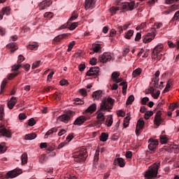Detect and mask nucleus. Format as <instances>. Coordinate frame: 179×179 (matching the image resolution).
Listing matches in <instances>:
<instances>
[{
  "instance_id": "nucleus-1",
  "label": "nucleus",
  "mask_w": 179,
  "mask_h": 179,
  "mask_svg": "<svg viewBox=\"0 0 179 179\" xmlns=\"http://www.w3.org/2000/svg\"><path fill=\"white\" fill-rule=\"evenodd\" d=\"M114 99L112 98H105L100 103L98 110L96 112L97 121L95 122V127H100L104 121H106V117H104V113L106 111H110L113 110V106H114Z\"/></svg>"
},
{
  "instance_id": "nucleus-2",
  "label": "nucleus",
  "mask_w": 179,
  "mask_h": 179,
  "mask_svg": "<svg viewBox=\"0 0 179 179\" xmlns=\"http://www.w3.org/2000/svg\"><path fill=\"white\" fill-rule=\"evenodd\" d=\"M159 167H160V163L153 164L149 166L148 169L144 174L145 178L152 179L157 177V173H159Z\"/></svg>"
},
{
  "instance_id": "nucleus-3",
  "label": "nucleus",
  "mask_w": 179,
  "mask_h": 179,
  "mask_svg": "<svg viewBox=\"0 0 179 179\" xmlns=\"http://www.w3.org/2000/svg\"><path fill=\"white\" fill-rule=\"evenodd\" d=\"M74 161L77 163H80L86 161L87 159V151L85 148H82L74 152L73 155Z\"/></svg>"
},
{
  "instance_id": "nucleus-4",
  "label": "nucleus",
  "mask_w": 179,
  "mask_h": 179,
  "mask_svg": "<svg viewBox=\"0 0 179 179\" xmlns=\"http://www.w3.org/2000/svg\"><path fill=\"white\" fill-rule=\"evenodd\" d=\"M73 117V111L69 110L66 112L64 114L59 116V121H62V122H64V124H68L71 118H72Z\"/></svg>"
},
{
  "instance_id": "nucleus-5",
  "label": "nucleus",
  "mask_w": 179,
  "mask_h": 179,
  "mask_svg": "<svg viewBox=\"0 0 179 179\" xmlns=\"http://www.w3.org/2000/svg\"><path fill=\"white\" fill-rule=\"evenodd\" d=\"M22 169H15L13 171H8L6 174L5 178H6V179L15 178V177H17V176H20V174H22Z\"/></svg>"
},
{
  "instance_id": "nucleus-6",
  "label": "nucleus",
  "mask_w": 179,
  "mask_h": 179,
  "mask_svg": "<svg viewBox=\"0 0 179 179\" xmlns=\"http://www.w3.org/2000/svg\"><path fill=\"white\" fill-rule=\"evenodd\" d=\"M99 72H100V68L98 66L91 67L90 70L86 73V76L97 78Z\"/></svg>"
},
{
  "instance_id": "nucleus-7",
  "label": "nucleus",
  "mask_w": 179,
  "mask_h": 179,
  "mask_svg": "<svg viewBox=\"0 0 179 179\" xmlns=\"http://www.w3.org/2000/svg\"><path fill=\"white\" fill-rule=\"evenodd\" d=\"M162 122H164V119L162 118V111L159 110L155 116L154 124L157 127H160Z\"/></svg>"
},
{
  "instance_id": "nucleus-8",
  "label": "nucleus",
  "mask_w": 179,
  "mask_h": 179,
  "mask_svg": "<svg viewBox=\"0 0 179 179\" xmlns=\"http://www.w3.org/2000/svg\"><path fill=\"white\" fill-rule=\"evenodd\" d=\"M148 149L152 152H155L157 149V145H159V141L157 140H154L153 138H150L148 141Z\"/></svg>"
},
{
  "instance_id": "nucleus-9",
  "label": "nucleus",
  "mask_w": 179,
  "mask_h": 179,
  "mask_svg": "<svg viewBox=\"0 0 179 179\" xmlns=\"http://www.w3.org/2000/svg\"><path fill=\"white\" fill-rule=\"evenodd\" d=\"M24 60V57L22 55H20L18 56V59L17 62V64H15L12 66V71H19V69H20V68H22V65L20 64L21 63H22Z\"/></svg>"
},
{
  "instance_id": "nucleus-10",
  "label": "nucleus",
  "mask_w": 179,
  "mask_h": 179,
  "mask_svg": "<svg viewBox=\"0 0 179 179\" xmlns=\"http://www.w3.org/2000/svg\"><path fill=\"white\" fill-rule=\"evenodd\" d=\"M113 59V56L111 55V53L105 52L103 54V55L99 56V60L101 62H108V61H111Z\"/></svg>"
},
{
  "instance_id": "nucleus-11",
  "label": "nucleus",
  "mask_w": 179,
  "mask_h": 179,
  "mask_svg": "<svg viewBox=\"0 0 179 179\" xmlns=\"http://www.w3.org/2000/svg\"><path fill=\"white\" fill-rule=\"evenodd\" d=\"M0 134H2L3 136H6V138H11L12 133L6 129L5 125L0 124Z\"/></svg>"
},
{
  "instance_id": "nucleus-12",
  "label": "nucleus",
  "mask_w": 179,
  "mask_h": 179,
  "mask_svg": "<svg viewBox=\"0 0 179 179\" xmlns=\"http://www.w3.org/2000/svg\"><path fill=\"white\" fill-rule=\"evenodd\" d=\"M143 127H145V121L143 119L141 118L138 120L137 124H136V134L137 136L141 134V129H143Z\"/></svg>"
},
{
  "instance_id": "nucleus-13",
  "label": "nucleus",
  "mask_w": 179,
  "mask_h": 179,
  "mask_svg": "<svg viewBox=\"0 0 179 179\" xmlns=\"http://www.w3.org/2000/svg\"><path fill=\"white\" fill-rule=\"evenodd\" d=\"M86 121H87V117H86V116L81 115L76 119L73 122V125H78L80 127V125H83Z\"/></svg>"
},
{
  "instance_id": "nucleus-14",
  "label": "nucleus",
  "mask_w": 179,
  "mask_h": 179,
  "mask_svg": "<svg viewBox=\"0 0 179 179\" xmlns=\"http://www.w3.org/2000/svg\"><path fill=\"white\" fill-rule=\"evenodd\" d=\"M52 3L51 0H44L41 2L38 5L40 10H44V9H47L49 6Z\"/></svg>"
},
{
  "instance_id": "nucleus-15",
  "label": "nucleus",
  "mask_w": 179,
  "mask_h": 179,
  "mask_svg": "<svg viewBox=\"0 0 179 179\" xmlns=\"http://www.w3.org/2000/svg\"><path fill=\"white\" fill-rule=\"evenodd\" d=\"M96 6V0H85V8L86 10L87 9H93Z\"/></svg>"
},
{
  "instance_id": "nucleus-16",
  "label": "nucleus",
  "mask_w": 179,
  "mask_h": 179,
  "mask_svg": "<svg viewBox=\"0 0 179 179\" xmlns=\"http://www.w3.org/2000/svg\"><path fill=\"white\" fill-rule=\"evenodd\" d=\"M122 8L124 10H134V8H135V1L124 3Z\"/></svg>"
},
{
  "instance_id": "nucleus-17",
  "label": "nucleus",
  "mask_w": 179,
  "mask_h": 179,
  "mask_svg": "<svg viewBox=\"0 0 179 179\" xmlns=\"http://www.w3.org/2000/svg\"><path fill=\"white\" fill-rule=\"evenodd\" d=\"M156 34H154V36H152V34L148 33L146 35L143 36V42L146 44L148 43H150L152 40H155V36Z\"/></svg>"
},
{
  "instance_id": "nucleus-18",
  "label": "nucleus",
  "mask_w": 179,
  "mask_h": 179,
  "mask_svg": "<svg viewBox=\"0 0 179 179\" xmlns=\"http://www.w3.org/2000/svg\"><path fill=\"white\" fill-rule=\"evenodd\" d=\"M3 15L9 16V15H10V8L4 7L2 8L1 11L0 12V20H2V19H3Z\"/></svg>"
},
{
  "instance_id": "nucleus-19",
  "label": "nucleus",
  "mask_w": 179,
  "mask_h": 179,
  "mask_svg": "<svg viewBox=\"0 0 179 179\" xmlns=\"http://www.w3.org/2000/svg\"><path fill=\"white\" fill-rule=\"evenodd\" d=\"M16 101H17V100L16 99V97L12 96L10 101L7 103V106L10 110H12V108L15 107V106L16 105Z\"/></svg>"
},
{
  "instance_id": "nucleus-20",
  "label": "nucleus",
  "mask_w": 179,
  "mask_h": 179,
  "mask_svg": "<svg viewBox=\"0 0 179 179\" xmlns=\"http://www.w3.org/2000/svg\"><path fill=\"white\" fill-rule=\"evenodd\" d=\"M92 97L94 100H99V99H101L103 97V92L101 90H97L93 92Z\"/></svg>"
},
{
  "instance_id": "nucleus-21",
  "label": "nucleus",
  "mask_w": 179,
  "mask_h": 179,
  "mask_svg": "<svg viewBox=\"0 0 179 179\" xmlns=\"http://www.w3.org/2000/svg\"><path fill=\"white\" fill-rule=\"evenodd\" d=\"M114 164H118L120 167H124L125 166V160L123 159L122 157H118L114 162Z\"/></svg>"
},
{
  "instance_id": "nucleus-22",
  "label": "nucleus",
  "mask_w": 179,
  "mask_h": 179,
  "mask_svg": "<svg viewBox=\"0 0 179 179\" xmlns=\"http://www.w3.org/2000/svg\"><path fill=\"white\" fill-rule=\"evenodd\" d=\"M96 110H97V105L96 103H93L88 107V108L85 110V113L93 114Z\"/></svg>"
},
{
  "instance_id": "nucleus-23",
  "label": "nucleus",
  "mask_w": 179,
  "mask_h": 179,
  "mask_svg": "<svg viewBox=\"0 0 179 179\" xmlns=\"http://www.w3.org/2000/svg\"><path fill=\"white\" fill-rule=\"evenodd\" d=\"M163 45H157L155 48H154V50H153V51H152V54H158V53H163V52H162V51H163Z\"/></svg>"
},
{
  "instance_id": "nucleus-24",
  "label": "nucleus",
  "mask_w": 179,
  "mask_h": 179,
  "mask_svg": "<svg viewBox=\"0 0 179 179\" xmlns=\"http://www.w3.org/2000/svg\"><path fill=\"white\" fill-rule=\"evenodd\" d=\"M79 14L78 12L73 11L71 14V17L69 19L67 23H71V22H73V20H76V18L78 17Z\"/></svg>"
},
{
  "instance_id": "nucleus-25",
  "label": "nucleus",
  "mask_w": 179,
  "mask_h": 179,
  "mask_svg": "<svg viewBox=\"0 0 179 179\" xmlns=\"http://www.w3.org/2000/svg\"><path fill=\"white\" fill-rule=\"evenodd\" d=\"M36 138H37V134L35 133H31L29 134L25 135L24 136V139L27 141H32V139H36Z\"/></svg>"
},
{
  "instance_id": "nucleus-26",
  "label": "nucleus",
  "mask_w": 179,
  "mask_h": 179,
  "mask_svg": "<svg viewBox=\"0 0 179 179\" xmlns=\"http://www.w3.org/2000/svg\"><path fill=\"white\" fill-rule=\"evenodd\" d=\"M113 115H110L106 119L105 122V125H106L108 127H111V125H113Z\"/></svg>"
},
{
  "instance_id": "nucleus-27",
  "label": "nucleus",
  "mask_w": 179,
  "mask_h": 179,
  "mask_svg": "<svg viewBox=\"0 0 179 179\" xmlns=\"http://www.w3.org/2000/svg\"><path fill=\"white\" fill-rule=\"evenodd\" d=\"M67 36H68V34H63L59 35L54 38V41H55L56 43H59L61 40H62L63 38H65Z\"/></svg>"
},
{
  "instance_id": "nucleus-28",
  "label": "nucleus",
  "mask_w": 179,
  "mask_h": 179,
  "mask_svg": "<svg viewBox=\"0 0 179 179\" xmlns=\"http://www.w3.org/2000/svg\"><path fill=\"white\" fill-rule=\"evenodd\" d=\"M163 57V53H152V59H157V61H160Z\"/></svg>"
},
{
  "instance_id": "nucleus-29",
  "label": "nucleus",
  "mask_w": 179,
  "mask_h": 179,
  "mask_svg": "<svg viewBox=\"0 0 179 179\" xmlns=\"http://www.w3.org/2000/svg\"><path fill=\"white\" fill-rule=\"evenodd\" d=\"M99 139L101 142H107V140L108 139V134L101 133V136H99Z\"/></svg>"
},
{
  "instance_id": "nucleus-30",
  "label": "nucleus",
  "mask_w": 179,
  "mask_h": 179,
  "mask_svg": "<svg viewBox=\"0 0 179 179\" xmlns=\"http://www.w3.org/2000/svg\"><path fill=\"white\" fill-rule=\"evenodd\" d=\"M129 121H131V117L127 116L124 117L123 122L124 128H128L129 127Z\"/></svg>"
},
{
  "instance_id": "nucleus-31",
  "label": "nucleus",
  "mask_w": 179,
  "mask_h": 179,
  "mask_svg": "<svg viewBox=\"0 0 179 179\" xmlns=\"http://www.w3.org/2000/svg\"><path fill=\"white\" fill-rule=\"evenodd\" d=\"M22 164H27V153L24 152L21 156Z\"/></svg>"
},
{
  "instance_id": "nucleus-32",
  "label": "nucleus",
  "mask_w": 179,
  "mask_h": 179,
  "mask_svg": "<svg viewBox=\"0 0 179 179\" xmlns=\"http://www.w3.org/2000/svg\"><path fill=\"white\" fill-rule=\"evenodd\" d=\"M27 48L29 50H37V48H38V44L36 42H34V43L29 44L27 46Z\"/></svg>"
},
{
  "instance_id": "nucleus-33",
  "label": "nucleus",
  "mask_w": 179,
  "mask_h": 179,
  "mask_svg": "<svg viewBox=\"0 0 179 179\" xmlns=\"http://www.w3.org/2000/svg\"><path fill=\"white\" fill-rule=\"evenodd\" d=\"M134 30L132 29H129L124 35V37L127 39L129 40L131 39V37H132V36H134Z\"/></svg>"
},
{
  "instance_id": "nucleus-34",
  "label": "nucleus",
  "mask_w": 179,
  "mask_h": 179,
  "mask_svg": "<svg viewBox=\"0 0 179 179\" xmlns=\"http://www.w3.org/2000/svg\"><path fill=\"white\" fill-rule=\"evenodd\" d=\"M78 22H73L71 24L68 23L67 28L69 29V30H75L76 27H78Z\"/></svg>"
},
{
  "instance_id": "nucleus-35",
  "label": "nucleus",
  "mask_w": 179,
  "mask_h": 179,
  "mask_svg": "<svg viewBox=\"0 0 179 179\" xmlns=\"http://www.w3.org/2000/svg\"><path fill=\"white\" fill-rule=\"evenodd\" d=\"M8 48H11V52H15L16 50H17V48H16V43H12L8 45H7Z\"/></svg>"
},
{
  "instance_id": "nucleus-36",
  "label": "nucleus",
  "mask_w": 179,
  "mask_h": 179,
  "mask_svg": "<svg viewBox=\"0 0 179 179\" xmlns=\"http://www.w3.org/2000/svg\"><path fill=\"white\" fill-rule=\"evenodd\" d=\"M135 100V96L134 95H130L127 100L126 104L127 106H129L130 104H132L134 103V101Z\"/></svg>"
},
{
  "instance_id": "nucleus-37",
  "label": "nucleus",
  "mask_w": 179,
  "mask_h": 179,
  "mask_svg": "<svg viewBox=\"0 0 179 179\" xmlns=\"http://www.w3.org/2000/svg\"><path fill=\"white\" fill-rule=\"evenodd\" d=\"M118 78H120V73L118 71H114L113 73H112L111 79H113V82L115 80H117Z\"/></svg>"
},
{
  "instance_id": "nucleus-38",
  "label": "nucleus",
  "mask_w": 179,
  "mask_h": 179,
  "mask_svg": "<svg viewBox=\"0 0 179 179\" xmlns=\"http://www.w3.org/2000/svg\"><path fill=\"white\" fill-rule=\"evenodd\" d=\"M57 131H58V128L53 127L47 131L45 136H48L49 135H52V134H54V132H57Z\"/></svg>"
},
{
  "instance_id": "nucleus-39",
  "label": "nucleus",
  "mask_w": 179,
  "mask_h": 179,
  "mask_svg": "<svg viewBox=\"0 0 179 179\" xmlns=\"http://www.w3.org/2000/svg\"><path fill=\"white\" fill-rule=\"evenodd\" d=\"M172 83H173V81H171V80H168L166 86L163 91V93H166V92H169V89H170V87H171Z\"/></svg>"
},
{
  "instance_id": "nucleus-40",
  "label": "nucleus",
  "mask_w": 179,
  "mask_h": 179,
  "mask_svg": "<svg viewBox=\"0 0 179 179\" xmlns=\"http://www.w3.org/2000/svg\"><path fill=\"white\" fill-rule=\"evenodd\" d=\"M6 83H8V80L4 79L2 81L1 85L0 94H2V93H3V90H5V86H6Z\"/></svg>"
},
{
  "instance_id": "nucleus-41",
  "label": "nucleus",
  "mask_w": 179,
  "mask_h": 179,
  "mask_svg": "<svg viewBox=\"0 0 179 179\" xmlns=\"http://www.w3.org/2000/svg\"><path fill=\"white\" fill-rule=\"evenodd\" d=\"M141 73H142V69L138 68L133 71L132 75H133L134 78H136V76H139V75H141Z\"/></svg>"
},
{
  "instance_id": "nucleus-42",
  "label": "nucleus",
  "mask_w": 179,
  "mask_h": 179,
  "mask_svg": "<svg viewBox=\"0 0 179 179\" xmlns=\"http://www.w3.org/2000/svg\"><path fill=\"white\" fill-rule=\"evenodd\" d=\"M160 142L163 145H166V143H167V142H169V138L166 136H160Z\"/></svg>"
},
{
  "instance_id": "nucleus-43",
  "label": "nucleus",
  "mask_w": 179,
  "mask_h": 179,
  "mask_svg": "<svg viewBox=\"0 0 179 179\" xmlns=\"http://www.w3.org/2000/svg\"><path fill=\"white\" fill-rule=\"evenodd\" d=\"M74 104H76V106H82L83 104H85V102L79 98H76L74 99Z\"/></svg>"
},
{
  "instance_id": "nucleus-44",
  "label": "nucleus",
  "mask_w": 179,
  "mask_h": 179,
  "mask_svg": "<svg viewBox=\"0 0 179 179\" xmlns=\"http://www.w3.org/2000/svg\"><path fill=\"white\" fill-rule=\"evenodd\" d=\"M152 115H153V111H146L144 115V118L145 120H149Z\"/></svg>"
},
{
  "instance_id": "nucleus-45",
  "label": "nucleus",
  "mask_w": 179,
  "mask_h": 179,
  "mask_svg": "<svg viewBox=\"0 0 179 179\" xmlns=\"http://www.w3.org/2000/svg\"><path fill=\"white\" fill-rule=\"evenodd\" d=\"M93 51L94 52H99L100 50H101V46L99 44H95L93 45Z\"/></svg>"
},
{
  "instance_id": "nucleus-46",
  "label": "nucleus",
  "mask_w": 179,
  "mask_h": 179,
  "mask_svg": "<svg viewBox=\"0 0 179 179\" xmlns=\"http://www.w3.org/2000/svg\"><path fill=\"white\" fill-rule=\"evenodd\" d=\"M177 108H178V103H171L169 106V110H171V111H174Z\"/></svg>"
},
{
  "instance_id": "nucleus-47",
  "label": "nucleus",
  "mask_w": 179,
  "mask_h": 179,
  "mask_svg": "<svg viewBox=\"0 0 179 179\" xmlns=\"http://www.w3.org/2000/svg\"><path fill=\"white\" fill-rule=\"evenodd\" d=\"M28 125L29 127H34V125H36V120H34V118H31L28 120Z\"/></svg>"
},
{
  "instance_id": "nucleus-48",
  "label": "nucleus",
  "mask_w": 179,
  "mask_h": 179,
  "mask_svg": "<svg viewBox=\"0 0 179 179\" xmlns=\"http://www.w3.org/2000/svg\"><path fill=\"white\" fill-rule=\"evenodd\" d=\"M5 115V113H3V106H0V121H2L3 120V116Z\"/></svg>"
},
{
  "instance_id": "nucleus-49",
  "label": "nucleus",
  "mask_w": 179,
  "mask_h": 179,
  "mask_svg": "<svg viewBox=\"0 0 179 179\" xmlns=\"http://www.w3.org/2000/svg\"><path fill=\"white\" fill-rule=\"evenodd\" d=\"M73 139V134H70L66 138V141H67V144L71 142Z\"/></svg>"
},
{
  "instance_id": "nucleus-50",
  "label": "nucleus",
  "mask_w": 179,
  "mask_h": 179,
  "mask_svg": "<svg viewBox=\"0 0 179 179\" xmlns=\"http://www.w3.org/2000/svg\"><path fill=\"white\" fill-rule=\"evenodd\" d=\"M155 80L154 82H159V76H160V71H157L155 74Z\"/></svg>"
},
{
  "instance_id": "nucleus-51",
  "label": "nucleus",
  "mask_w": 179,
  "mask_h": 179,
  "mask_svg": "<svg viewBox=\"0 0 179 179\" xmlns=\"http://www.w3.org/2000/svg\"><path fill=\"white\" fill-rule=\"evenodd\" d=\"M117 10H118L117 7L113 6L112 8H110V13H112V15H115V13H117Z\"/></svg>"
},
{
  "instance_id": "nucleus-52",
  "label": "nucleus",
  "mask_w": 179,
  "mask_h": 179,
  "mask_svg": "<svg viewBox=\"0 0 179 179\" xmlns=\"http://www.w3.org/2000/svg\"><path fill=\"white\" fill-rule=\"evenodd\" d=\"M100 152V151L96 150L95 155H94V163H97L99 162V153Z\"/></svg>"
},
{
  "instance_id": "nucleus-53",
  "label": "nucleus",
  "mask_w": 179,
  "mask_h": 179,
  "mask_svg": "<svg viewBox=\"0 0 179 179\" xmlns=\"http://www.w3.org/2000/svg\"><path fill=\"white\" fill-rule=\"evenodd\" d=\"M78 69L80 72H83L85 69H86V65L83 64H80L78 66Z\"/></svg>"
},
{
  "instance_id": "nucleus-54",
  "label": "nucleus",
  "mask_w": 179,
  "mask_h": 179,
  "mask_svg": "<svg viewBox=\"0 0 179 179\" xmlns=\"http://www.w3.org/2000/svg\"><path fill=\"white\" fill-rule=\"evenodd\" d=\"M154 86L157 89H160V90L163 89V86L159 85V81H154Z\"/></svg>"
},
{
  "instance_id": "nucleus-55",
  "label": "nucleus",
  "mask_w": 179,
  "mask_h": 179,
  "mask_svg": "<svg viewBox=\"0 0 179 179\" xmlns=\"http://www.w3.org/2000/svg\"><path fill=\"white\" fill-rule=\"evenodd\" d=\"M40 64H41V61H38L36 62H34L32 64V69H36V68H38V65H40Z\"/></svg>"
},
{
  "instance_id": "nucleus-56",
  "label": "nucleus",
  "mask_w": 179,
  "mask_h": 179,
  "mask_svg": "<svg viewBox=\"0 0 179 179\" xmlns=\"http://www.w3.org/2000/svg\"><path fill=\"white\" fill-rule=\"evenodd\" d=\"M6 152V146L0 144V153H5Z\"/></svg>"
},
{
  "instance_id": "nucleus-57",
  "label": "nucleus",
  "mask_w": 179,
  "mask_h": 179,
  "mask_svg": "<svg viewBox=\"0 0 179 179\" xmlns=\"http://www.w3.org/2000/svg\"><path fill=\"white\" fill-rule=\"evenodd\" d=\"M91 65H96L97 64V59L96 57H92L90 62Z\"/></svg>"
},
{
  "instance_id": "nucleus-58",
  "label": "nucleus",
  "mask_w": 179,
  "mask_h": 179,
  "mask_svg": "<svg viewBox=\"0 0 179 179\" xmlns=\"http://www.w3.org/2000/svg\"><path fill=\"white\" fill-rule=\"evenodd\" d=\"M79 92L80 94H82V96H87V92H86V89H80Z\"/></svg>"
},
{
  "instance_id": "nucleus-59",
  "label": "nucleus",
  "mask_w": 179,
  "mask_h": 179,
  "mask_svg": "<svg viewBox=\"0 0 179 179\" xmlns=\"http://www.w3.org/2000/svg\"><path fill=\"white\" fill-rule=\"evenodd\" d=\"M141 37H142V34H141V32L137 33L135 37V41H139Z\"/></svg>"
},
{
  "instance_id": "nucleus-60",
  "label": "nucleus",
  "mask_w": 179,
  "mask_h": 179,
  "mask_svg": "<svg viewBox=\"0 0 179 179\" xmlns=\"http://www.w3.org/2000/svg\"><path fill=\"white\" fill-rule=\"evenodd\" d=\"M44 162H45V155H41L39 157V162L43 164V163H44Z\"/></svg>"
},
{
  "instance_id": "nucleus-61",
  "label": "nucleus",
  "mask_w": 179,
  "mask_h": 179,
  "mask_svg": "<svg viewBox=\"0 0 179 179\" xmlns=\"http://www.w3.org/2000/svg\"><path fill=\"white\" fill-rule=\"evenodd\" d=\"M148 101H149V98H148V97H144L141 100L142 104L143 106L146 105V103H148Z\"/></svg>"
},
{
  "instance_id": "nucleus-62",
  "label": "nucleus",
  "mask_w": 179,
  "mask_h": 179,
  "mask_svg": "<svg viewBox=\"0 0 179 179\" xmlns=\"http://www.w3.org/2000/svg\"><path fill=\"white\" fill-rule=\"evenodd\" d=\"M152 96L154 99H159V96H160V91H157L156 94L152 93Z\"/></svg>"
},
{
  "instance_id": "nucleus-63",
  "label": "nucleus",
  "mask_w": 179,
  "mask_h": 179,
  "mask_svg": "<svg viewBox=\"0 0 179 179\" xmlns=\"http://www.w3.org/2000/svg\"><path fill=\"white\" fill-rule=\"evenodd\" d=\"M178 16H179V10H178V11L175 13L173 17L172 18V20H178Z\"/></svg>"
},
{
  "instance_id": "nucleus-64",
  "label": "nucleus",
  "mask_w": 179,
  "mask_h": 179,
  "mask_svg": "<svg viewBox=\"0 0 179 179\" xmlns=\"http://www.w3.org/2000/svg\"><path fill=\"white\" fill-rule=\"evenodd\" d=\"M64 179H76L75 176H72V175H67Z\"/></svg>"
}]
</instances>
